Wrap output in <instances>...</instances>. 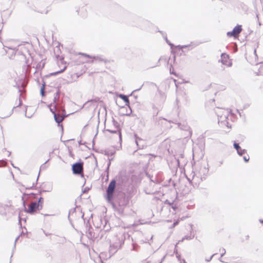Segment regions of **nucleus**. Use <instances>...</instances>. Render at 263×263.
I'll use <instances>...</instances> for the list:
<instances>
[{
	"instance_id": "nucleus-2",
	"label": "nucleus",
	"mask_w": 263,
	"mask_h": 263,
	"mask_svg": "<svg viewBox=\"0 0 263 263\" xmlns=\"http://www.w3.org/2000/svg\"><path fill=\"white\" fill-rule=\"evenodd\" d=\"M116 185V181L115 180H111L108 185L105 196V198L108 202L111 201L113 198Z\"/></svg>"
},
{
	"instance_id": "nucleus-5",
	"label": "nucleus",
	"mask_w": 263,
	"mask_h": 263,
	"mask_svg": "<svg viewBox=\"0 0 263 263\" xmlns=\"http://www.w3.org/2000/svg\"><path fill=\"white\" fill-rule=\"evenodd\" d=\"M57 65L60 68V69L54 72L50 73V76H55L57 74L63 72L67 68L66 62H64L63 59H59L57 62Z\"/></svg>"
},
{
	"instance_id": "nucleus-21",
	"label": "nucleus",
	"mask_w": 263,
	"mask_h": 263,
	"mask_svg": "<svg viewBox=\"0 0 263 263\" xmlns=\"http://www.w3.org/2000/svg\"><path fill=\"white\" fill-rule=\"evenodd\" d=\"M222 256H223V255H222H222H221V260L223 259V258H222Z\"/></svg>"
},
{
	"instance_id": "nucleus-20",
	"label": "nucleus",
	"mask_w": 263,
	"mask_h": 263,
	"mask_svg": "<svg viewBox=\"0 0 263 263\" xmlns=\"http://www.w3.org/2000/svg\"><path fill=\"white\" fill-rule=\"evenodd\" d=\"M171 73L173 74H174V75H175V76H177L176 73L175 72H174V71H172V72L171 71Z\"/></svg>"
},
{
	"instance_id": "nucleus-18",
	"label": "nucleus",
	"mask_w": 263,
	"mask_h": 263,
	"mask_svg": "<svg viewBox=\"0 0 263 263\" xmlns=\"http://www.w3.org/2000/svg\"><path fill=\"white\" fill-rule=\"evenodd\" d=\"M249 157L248 156L244 157V160H245L246 162H248L249 161Z\"/></svg>"
},
{
	"instance_id": "nucleus-7",
	"label": "nucleus",
	"mask_w": 263,
	"mask_h": 263,
	"mask_svg": "<svg viewBox=\"0 0 263 263\" xmlns=\"http://www.w3.org/2000/svg\"><path fill=\"white\" fill-rule=\"evenodd\" d=\"M221 62L222 64L231 67L232 65V62L230 57L226 53H222L221 55Z\"/></svg>"
},
{
	"instance_id": "nucleus-15",
	"label": "nucleus",
	"mask_w": 263,
	"mask_h": 263,
	"mask_svg": "<svg viewBox=\"0 0 263 263\" xmlns=\"http://www.w3.org/2000/svg\"><path fill=\"white\" fill-rule=\"evenodd\" d=\"M7 164V162L4 160L0 161V167H3L6 166Z\"/></svg>"
},
{
	"instance_id": "nucleus-3",
	"label": "nucleus",
	"mask_w": 263,
	"mask_h": 263,
	"mask_svg": "<svg viewBox=\"0 0 263 263\" xmlns=\"http://www.w3.org/2000/svg\"><path fill=\"white\" fill-rule=\"evenodd\" d=\"M79 55H81L78 59V61L82 63H92L94 62V61L96 59L95 57H92L87 54L86 53H80Z\"/></svg>"
},
{
	"instance_id": "nucleus-12",
	"label": "nucleus",
	"mask_w": 263,
	"mask_h": 263,
	"mask_svg": "<svg viewBox=\"0 0 263 263\" xmlns=\"http://www.w3.org/2000/svg\"><path fill=\"white\" fill-rule=\"evenodd\" d=\"M119 97L120 98L122 99L125 102V105H126L128 107L129 106L130 103H129V101L128 98V97L127 96H125V95H124L122 94H120L119 95Z\"/></svg>"
},
{
	"instance_id": "nucleus-11",
	"label": "nucleus",
	"mask_w": 263,
	"mask_h": 263,
	"mask_svg": "<svg viewBox=\"0 0 263 263\" xmlns=\"http://www.w3.org/2000/svg\"><path fill=\"white\" fill-rule=\"evenodd\" d=\"M255 73L257 75L263 74V64H259L256 65L255 67Z\"/></svg>"
},
{
	"instance_id": "nucleus-1",
	"label": "nucleus",
	"mask_w": 263,
	"mask_h": 263,
	"mask_svg": "<svg viewBox=\"0 0 263 263\" xmlns=\"http://www.w3.org/2000/svg\"><path fill=\"white\" fill-rule=\"evenodd\" d=\"M30 198L32 200L37 201H32L25 212L30 214H33L43 209L44 199L42 197L41 193L34 194L31 193L29 195Z\"/></svg>"
},
{
	"instance_id": "nucleus-6",
	"label": "nucleus",
	"mask_w": 263,
	"mask_h": 263,
	"mask_svg": "<svg viewBox=\"0 0 263 263\" xmlns=\"http://www.w3.org/2000/svg\"><path fill=\"white\" fill-rule=\"evenodd\" d=\"M59 96L58 93H56L54 97V99L53 102L51 103L49 106L50 111L52 112L53 115L55 113L57 110V105L59 104Z\"/></svg>"
},
{
	"instance_id": "nucleus-10",
	"label": "nucleus",
	"mask_w": 263,
	"mask_h": 263,
	"mask_svg": "<svg viewBox=\"0 0 263 263\" xmlns=\"http://www.w3.org/2000/svg\"><path fill=\"white\" fill-rule=\"evenodd\" d=\"M218 117L220 120L227 118L228 115V111L225 109H220L217 112Z\"/></svg>"
},
{
	"instance_id": "nucleus-19",
	"label": "nucleus",
	"mask_w": 263,
	"mask_h": 263,
	"mask_svg": "<svg viewBox=\"0 0 263 263\" xmlns=\"http://www.w3.org/2000/svg\"><path fill=\"white\" fill-rule=\"evenodd\" d=\"M177 224H178V222H174L173 224V227H174Z\"/></svg>"
},
{
	"instance_id": "nucleus-17",
	"label": "nucleus",
	"mask_w": 263,
	"mask_h": 263,
	"mask_svg": "<svg viewBox=\"0 0 263 263\" xmlns=\"http://www.w3.org/2000/svg\"><path fill=\"white\" fill-rule=\"evenodd\" d=\"M236 259V260L234 261V263H242L240 259H239L238 258Z\"/></svg>"
},
{
	"instance_id": "nucleus-8",
	"label": "nucleus",
	"mask_w": 263,
	"mask_h": 263,
	"mask_svg": "<svg viewBox=\"0 0 263 263\" xmlns=\"http://www.w3.org/2000/svg\"><path fill=\"white\" fill-rule=\"evenodd\" d=\"M72 171L75 174H80L83 172V163H76L72 165Z\"/></svg>"
},
{
	"instance_id": "nucleus-13",
	"label": "nucleus",
	"mask_w": 263,
	"mask_h": 263,
	"mask_svg": "<svg viewBox=\"0 0 263 263\" xmlns=\"http://www.w3.org/2000/svg\"><path fill=\"white\" fill-rule=\"evenodd\" d=\"M54 118L55 121L58 123L62 122L64 119V117L63 116H61L59 114H54Z\"/></svg>"
},
{
	"instance_id": "nucleus-14",
	"label": "nucleus",
	"mask_w": 263,
	"mask_h": 263,
	"mask_svg": "<svg viewBox=\"0 0 263 263\" xmlns=\"http://www.w3.org/2000/svg\"><path fill=\"white\" fill-rule=\"evenodd\" d=\"M45 87V84H43V85L42 86L41 88V93L43 97L44 96V95H45V91H44Z\"/></svg>"
},
{
	"instance_id": "nucleus-9",
	"label": "nucleus",
	"mask_w": 263,
	"mask_h": 263,
	"mask_svg": "<svg viewBox=\"0 0 263 263\" xmlns=\"http://www.w3.org/2000/svg\"><path fill=\"white\" fill-rule=\"evenodd\" d=\"M87 69L85 65H77L75 67L76 73L78 77L81 76L85 73Z\"/></svg>"
},
{
	"instance_id": "nucleus-4",
	"label": "nucleus",
	"mask_w": 263,
	"mask_h": 263,
	"mask_svg": "<svg viewBox=\"0 0 263 263\" xmlns=\"http://www.w3.org/2000/svg\"><path fill=\"white\" fill-rule=\"evenodd\" d=\"M241 25H238L235 26L232 31L228 32L227 34L229 37H233L234 39H238L240 33L242 31Z\"/></svg>"
},
{
	"instance_id": "nucleus-16",
	"label": "nucleus",
	"mask_w": 263,
	"mask_h": 263,
	"mask_svg": "<svg viewBox=\"0 0 263 263\" xmlns=\"http://www.w3.org/2000/svg\"><path fill=\"white\" fill-rule=\"evenodd\" d=\"M234 146L237 151L240 148L239 144L236 143H234Z\"/></svg>"
}]
</instances>
